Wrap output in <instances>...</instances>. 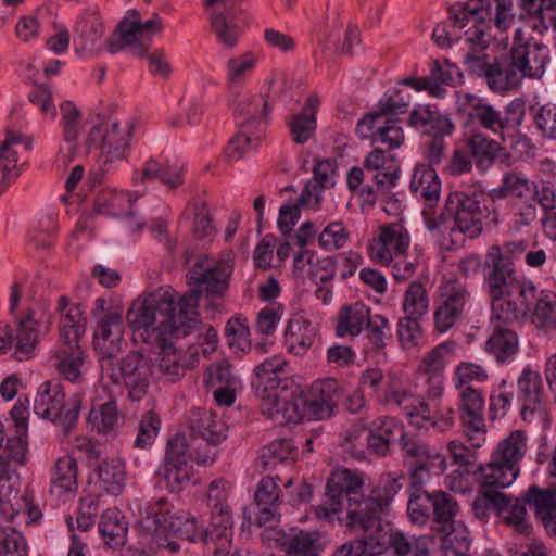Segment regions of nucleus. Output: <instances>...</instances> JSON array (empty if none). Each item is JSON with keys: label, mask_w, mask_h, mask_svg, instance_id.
Returning a JSON list of instances; mask_svg holds the SVG:
<instances>
[{"label": "nucleus", "mask_w": 556, "mask_h": 556, "mask_svg": "<svg viewBox=\"0 0 556 556\" xmlns=\"http://www.w3.org/2000/svg\"><path fill=\"white\" fill-rule=\"evenodd\" d=\"M135 199L129 192L102 190L94 199L97 212L115 217H126L132 213Z\"/></svg>", "instance_id": "6e6d98bb"}, {"label": "nucleus", "mask_w": 556, "mask_h": 556, "mask_svg": "<svg viewBox=\"0 0 556 556\" xmlns=\"http://www.w3.org/2000/svg\"><path fill=\"white\" fill-rule=\"evenodd\" d=\"M340 395V383L333 378L315 381L305 400V412L309 418L325 419L332 415Z\"/></svg>", "instance_id": "c756f323"}, {"label": "nucleus", "mask_w": 556, "mask_h": 556, "mask_svg": "<svg viewBox=\"0 0 556 556\" xmlns=\"http://www.w3.org/2000/svg\"><path fill=\"white\" fill-rule=\"evenodd\" d=\"M402 311L404 316L424 318L429 311V298L425 285L412 281L403 294Z\"/></svg>", "instance_id": "774afa93"}, {"label": "nucleus", "mask_w": 556, "mask_h": 556, "mask_svg": "<svg viewBox=\"0 0 556 556\" xmlns=\"http://www.w3.org/2000/svg\"><path fill=\"white\" fill-rule=\"evenodd\" d=\"M99 532L104 543L111 547H117L125 543L128 527L119 509L109 508L103 513L99 522Z\"/></svg>", "instance_id": "bf43d9fd"}, {"label": "nucleus", "mask_w": 556, "mask_h": 556, "mask_svg": "<svg viewBox=\"0 0 556 556\" xmlns=\"http://www.w3.org/2000/svg\"><path fill=\"white\" fill-rule=\"evenodd\" d=\"M102 489L110 495H119L126 484L127 473L125 464L119 458L102 462L97 469Z\"/></svg>", "instance_id": "680f3d73"}, {"label": "nucleus", "mask_w": 556, "mask_h": 556, "mask_svg": "<svg viewBox=\"0 0 556 556\" xmlns=\"http://www.w3.org/2000/svg\"><path fill=\"white\" fill-rule=\"evenodd\" d=\"M52 361L53 367L64 379L74 383L81 381L85 353L78 343H62Z\"/></svg>", "instance_id": "79ce46f5"}, {"label": "nucleus", "mask_w": 556, "mask_h": 556, "mask_svg": "<svg viewBox=\"0 0 556 556\" xmlns=\"http://www.w3.org/2000/svg\"><path fill=\"white\" fill-rule=\"evenodd\" d=\"M211 28L217 42L226 48L233 49L241 37L242 29L235 21L231 12H219L215 10L210 14Z\"/></svg>", "instance_id": "4d7b16f0"}, {"label": "nucleus", "mask_w": 556, "mask_h": 556, "mask_svg": "<svg viewBox=\"0 0 556 556\" xmlns=\"http://www.w3.org/2000/svg\"><path fill=\"white\" fill-rule=\"evenodd\" d=\"M198 295L190 291L176 302L174 291L157 290L131 304L127 323L148 343H160L166 336L185 337L199 324Z\"/></svg>", "instance_id": "7ed1b4c3"}, {"label": "nucleus", "mask_w": 556, "mask_h": 556, "mask_svg": "<svg viewBox=\"0 0 556 556\" xmlns=\"http://www.w3.org/2000/svg\"><path fill=\"white\" fill-rule=\"evenodd\" d=\"M135 127L132 118L110 119L93 125L86 137L89 153L94 152L98 161L104 166L126 159Z\"/></svg>", "instance_id": "6e6552de"}, {"label": "nucleus", "mask_w": 556, "mask_h": 556, "mask_svg": "<svg viewBox=\"0 0 556 556\" xmlns=\"http://www.w3.org/2000/svg\"><path fill=\"white\" fill-rule=\"evenodd\" d=\"M119 416L116 402L109 395L108 401L93 405L90 409L87 422L91 430L99 433H111L118 427Z\"/></svg>", "instance_id": "69168bd1"}, {"label": "nucleus", "mask_w": 556, "mask_h": 556, "mask_svg": "<svg viewBox=\"0 0 556 556\" xmlns=\"http://www.w3.org/2000/svg\"><path fill=\"white\" fill-rule=\"evenodd\" d=\"M119 375L112 374L114 383L123 380L128 395L134 401H140L147 394L152 376L151 361L139 352L126 355L119 364Z\"/></svg>", "instance_id": "bb28decb"}, {"label": "nucleus", "mask_w": 556, "mask_h": 556, "mask_svg": "<svg viewBox=\"0 0 556 556\" xmlns=\"http://www.w3.org/2000/svg\"><path fill=\"white\" fill-rule=\"evenodd\" d=\"M410 190L427 205L432 206L438 202L441 191V181L437 172L425 164L416 165L410 180Z\"/></svg>", "instance_id": "09e8293b"}, {"label": "nucleus", "mask_w": 556, "mask_h": 556, "mask_svg": "<svg viewBox=\"0 0 556 556\" xmlns=\"http://www.w3.org/2000/svg\"><path fill=\"white\" fill-rule=\"evenodd\" d=\"M139 179L141 182L157 179L169 189H175L184 182L182 166L149 160L144 163Z\"/></svg>", "instance_id": "0e129e2a"}, {"label": "nucleus", "mask_w": 556, "mask_h": 556, "mask_svg": "<svg viewBox=\"0 0 556 556\" xmlns=\"http://www.w3.org/2000/svg\"><path fill=\"white\" fill-rule=\"evenodd\" d=\"M260 397L262 414L277 426L298 424L302 415L296 405L282 397L278 391L256 393Z\"/></svg>", "instance_id": "58836bf2"}, {"label": "nucleus", "mask_w": 556, "mask_h": 556, "mask_svg": "<svg viewBox=\"0 0 556 556\" xmlns=\"http://www.w3.org/2000/svg\"><path fill=\"white\" fill-rule=\"evenodd\" d=\"M454 342H442L425 353L419 361L417 375L426 383L429 397H439L444 391L445 369L452 361Z\"/></svg>", "instance_id": "5701e85b"}, {"label": "nucleus", "mask_w": 556, "mask_h": 556, "mask_svg": "<svg viewBox=\"0 0 556 556\" xmlns=\"http://www.w3.org/2000/svg\"><path fill=\"white\" fill-rule=\"evenodd\" d=\"M425 227L434 244L444 251L464 247L466 239L478 238L483 230L484 213L480 201L464 191L448 193L438 216L424 212Z\"/></svg>", "instance_id": "39448f33"}, {"label": "nucleus", "mask_w": 556, "mask_h": 556, "mask_svg": "<svg viewBox=\"0 0 556 556\" xmlns=\"http://www.w3.org/2000/svg\"><path fill=\"white\" fill-rule=\"evenodd\" d=\"M38 330L39 323L31 311H27L18 319L14 330L0 321V353L13 351V356L18 361L33 357L39 342Z\"/></svg>", "instance_id": "f3484780"}, {"label": "nucleus", "mask_w": 556, "mask_h": 556, "mask_svg": "<svg viewBox=\"0 0 556 556\" xmlns=\"http://www.w3.org/2000/svg\"><path fill=\"white\" fill-rule=\"evenodd\" d=\"M508 503V494L497 491H479L475 497L471 509L476 518L488 521L492 513L497 516L505 513Z\"/></svg>", "instance_id": "338daca9"}, {"label": "nucleus", "mask_w": 556, "mask_h": 556, "mask_svg": "<svg viewBox=\"0 0 556 556\" xmlns=\"http://www.w3.org/2000/svg\"><path fill=\"white\" fill-rule=\"evenodd\" d=\"M319 104L318 97L312 94L306 100L302 111L290 117L289 129L294 142L304 144L314 136L317 128L316 113Z\"/></svg>", "instance_id": "a18cd8bd"}, {"label": "nucleus", "mask_w": 556, "mask_h": 556, "mask_svg": "<svg viewBox=\"0 0 556 556\" xmlns=\"http://www.w3.org/2000/svg\"><path fill=\"white\" fill-rule=\"evenodd\" d=\"M93 125L88 121H81V114L73 102L65 101L61 104V126L64 142L59 149L60 161L67 164L79 156L89 154L86 137Z\"/></svg>", "instance_id": "ddd939ff"}, {"label": "nucleus", "mask_w": 556, "mask_h": 556, "mask_svg": "<svg viewBox=\"0 0 556 556\" xmlns=\"http://www.w3.org/2000/svg\"><path fill=\"white\" fill-rule=\"evenodd\" d=\"M451 20L454 27L463 28L471 20L472 26L467 29V39L480 46L491 40L508 47L507 31L517 23L513 0H469L457 2L452 7Z\"/></svg>", "instance_id": "0eeeda50"}, {"label": "nucleus", "mask_w": 556, "mask_h": 556, "mask_svg": "<svg viewBox=\"0 0 556 556\" xmlns=\"http://www.w3.org/2000/svg\"><path fill=\"white\" fill-rule=\"evenodd\" d=\"M471 300L469 290L462 285L440 288L433 302V329L440 334L451 330L464 316Z\"/></svg>", "instance_id": "dca6fc26"}, {"label": "nucleus", "mask_w": 556, "mask_h": 556, "mask_svg": "<svg viewBox=\"0 0 556 556\" xmlns=\"http://www.w3.org/2000/svg\"><path fill=\"white\" fill-rule=\"evenodd\" d=\"M59 329L62 343H78L86 331V318L80 304H72L66 295L59 298Z\"/></svg>", "instance_id": "4c0bfd02"}, {"label": "nucleus", "mask_w": 556, "mask_h": 556, "mask_svg": "<svg viewBox=\"0 0 556 556\" xmlns=\"http://www.w3.org/2000/svg\"><path fill=\"white\" fill-rule=\"evenodd\" d=\"M78 462L70 454L55 458L49 469V498L56 505L72 501L78 492Z\"/></svg>", "instance_id": "a878e982"}, {"label": "nucleus", "mask_w": 556, "mask_h": 556, "mask_svg": "<svg viewBox=\"0 0 556 556\" xmlns=\"http://www.w3.org/2000/svg\"><path fill=\"white\" fill-rule=\"evenodd\" d=\"M409 123L417 130L432 138L450 136L454 131L452 121L429 105L414 109L409 116Z\"/></svg>", "instance_id": "a19ab883"}, {"label": "nucleus", "mask_w": 556, "mask_h": 556, "mask_svg": "<svg viewBox=\"0 0 556 556\" xmlns=\"http://www.w3.org/2000/svg\"><path fill=\"white\" fill-rule=\"evenodd\" d=\"M459 506L455 498L444 492L437 491L432 493V516L435 522V530L441 535L443 546L455 548L462 553L469 548L468 530L463 522L456 521Z\"/></svg>", "instance_id": "9b49d317"}, {"label": "nucleus", "mask_w": 556, "mask_h": 556, "mask_svg": "<svg viewBox=\"0 0 556 556\" xmlns=\"http://www.w3.org/2000/svg\"><path fill=\"white\" fill-rule=\"evenodd\" d=\"M293 273L316 285L325 283L333 279L336 264L331 257H318L314 250H298L293 254Z\"/></svg>", "instance_id": "2f4dec72"}, {"label": "nucleus", "mask_w": 556, "mask_h": 556, "mask_svg": "<svg viewBox=\"0 0 556 556\" xmlns=\"http://www.w3.org/2000/svg\"><path fill=\"white\" fill-rule=\"evenodd\" d=\"M161 28V20L157 16L141 22L137 11H128L118 25L115 38L135 56L142 58L148 53L153 35Z\"/></svg>", "instance_id": "aec40b11"}, {"label": "nucleus", "mask_w": 556, "mask_h": 556, "mask_svg": "<svg viewBox=\"0 0 556 556\" xmlns=\"http://www.w3.org/2000/svg\"><path fill=\"white\" fill-rule=\"evenodd\" d=\"M517 399L521 405V418L527 422H536L548 428L551 416L540 372L529 367L517 378Z\"/></svg>", "instance_id": "f8f14e48"}, {"label": "nucleus", "mask_w": 556, "mask_h": 556, "mask_svg": "<svg viewBox=\"0 0 556 556\" xmlns=\"http://www.w3.org/2000/svg\"><path fill=\"white\" fill-rule=\"evenodd\" d=\"M510 60L523 78H540L548 63L549 50L547 46L528 39L523 30L516 27Z\"/></svg>", "instance_id": "412c9836"}, {"label": "nucleus", "mask_w": 556, "mask_h": 556, "mask_svg": "<svg viewBox=\"0 0 556 556\" xmlns=\"http://www.w3.org/2000/svg\"><path fill=\"white\" fill-rule=\"evenodd\" d=\"M366 475L358 470L336 468L331 471L325 492V501L314 506L318 519L332 521L336 517L343 526H363L386 511L402 488L399 479L383 475L364 495Z\"/></svg>", "instance_id": "f257e3e1"}, {"label": "nucleus", "mask_w": 556, "mask_h": 556, "mask_svg": "<svg viewBox=\"0 0 556 556\" xmlns=\"http://www.w3.org/2000/svg\"><path fill=\"white\" fill-rule=\"evenodd\" d=\"M466 146L479 167H488L494 160L506 155L503 147L496 140L480 132L470 136Z\"/></svg>", "instance_id": "e2e57ef3"}, {"label": "nucleus", "mask_w": 556, "mask_h": 556, "mask_svg": "<svg viewBox=\"0 0 556 556\" xmlns=\"http://www.w3.org/2000/svg\"><path fill=\"white\" fill-rule=\"evenodd\" d=\"M104 26L94 11L83 13L74 28V47L78 53L91 54L102 45Z\"/></svg>", "instance_id": "f704fd0d"}, {"label": "nucleus", "mask_w": 556, "mask_h": 556, "mask_svg": "<svg viewBox=\"0 0 556 556\" xmlns=\"http://www.w3.org/2000/svg\"><path fill=\"white\" fill-rule=\"evenodd\" d=\"M355 131L359 138H371L390 150L400 148L405 140L399 119L386 117L382 113H368L358 121Z\"/></svg>", "instance_id": "cd10ccee"}, {"label": "nucleus", "mask_w": 556, "mask_h": 556, "mask_svg": "<svg viewBox=\"0 0 556 556\" xmlns=\"http://www.w3.org/2000/svg\"><path fill=\"white\" fill-rule=\"evenodd\" d=\"M489 368L472 361H462L453 369L452 382L455 389L478 388L490 380Z\"/></svg>", "instance_id": "052dcab7"}, {"label": "nucleus", "mask_w": 556, "mask_h": 556, "mask_svg": "<svg viewBox=\"0 0 556 556\" xmlns=\"http://www.w3.org/2000/svg\"><path fill=\"white\" fill-rule=\"evenodd\" d=\"M191 432L194 435L193 445L201 447V442L216 445L226 438L225 422L213 412L198 409L190 419Z\"/></svg>", "instance_id": "e433bc0d"}, {"label": "nucleus", "mask_w": 556, "mask_h": 556, "mask_svg": "<svg viewBox=\"0 0 556 556\" xmlns=\"http://www.w3.org/2000/svg\"><path fill=\"white\" fill-rule=\"evenodd\" d=\"M287 366L281 356L269 357L257 365L254 369L256 393L278 391L283 377L287 376Z\"/></svg>", "instance_id": "603ef678"}, {"label": "nucleus", "mask_w": 556, "mask_h": 556, "mask_svg": "<svg viewBox=\"0 0 556 556\" xmlns=\"http://www.w3.org/2000/svg\"><path fill=\"white\" fill-rule=\"evenodd\" d=\"M190 458L191 453L184 437L176 435L168 441L165 459L160 468L168 491L178 492L188 484L192 475Z\"/></svg>", "instance_id": "393cba45"}, {"label": "nucleus", "mask_w": 556, "mask_h": 556, "mask_svg": "<svg viewBox=\"0 0 556 556\" xmlns=\"http://www.w3.org/2000/svg\"><path fill=\"white\" fill-rule=\"evenodd\" d=\"M369 447L377 455H386L390 446L399 441L403 457L409 466L413 485L419 488L431 475H441L446 469V458L435 446L420 440L407 438L404 426L394 417H378L371 422Z\"/></svg>", "instance_id": "20e7f679"}, {"label": "nucleus", "mask_w": 556, "mask_h": 556, "mask_svg": "<svg viewBox=\"0 0 556 556\" xmlns=\"http://www.w3.org/2000/svg\"><path fill=\"white\" fill-rule=\"evenodd\" d=\"M231 484L218 479L211 482L207 490V505L212 513V534L219 541V549L229 552L233 536V521L228 504Z\"/></svg>", "instance_id": "4468645a"}, {"label": "nucleus", "mask_w": 556, "mask_h": 556, "mask_svg": "<svg viewBox=\"0 0 556 556\" xmlns=\"http://www.w3.org/2000/svg\"><path fill=\"white\" fill-rule=\"evenodd\" d=\"M169 337L160 343V353L157 356L156 370L161 377L168 381H176L180 379L188 369L195 367L199 363L198 351L193 349L180 350L177 349L172 342Z\"/></svg>", "instance_id": "c85d7f7f"}, {"label": "nucleus", "mask_w": 556, "mask_h": 556, "mask_svg": "<svg viewBox=\"0 0 556 556\" xmlns=\"http://www.w3.org/2000/svg\"><path fill=\"white\" fill-rule=\"evenodd\" d=\"M379 399L386 404L403 409L410 422L418 428H421L424 420L431 418L429 405L412 394L396 374L386 375L384 386Z\"/></svg>", "instance_id": "4be33fe9"}, {"label": "nucleus", "mask_w": 556, "mask_h": 556, "mask_svg": "<svg viewBox=\"0 0 556 556\" xmlns=\"http://www.w3.org/2000/svg\"><path fill=\"white\" fill-rule=\"evenodd\" d=\"M528 451V435L523 430H514L508 437L501 440L493 451L495 459L504 462L511 467L520 468V463Z\"/></svg>", "instance_id": "864d4df0"}, {"label": "nucleus", "mask_w": 556, "mask_h": 556, "mask_svg": "<svg viewBox=\"0 0 556 556\" xmlns=\"http://www.w3.org/2000/svg\"><path fill=\"white\" fill-rule=\"evenodd\" d=\"M386 511H379L375 520L367 522L363 526H345L349 529H358L365 532V535L359 541L365 544V549L369 556H376L384 553L391 547L392 534L391 526L381 523V516L387 514Z\"/></svg>", "instance_id": "49530a36"}, {"label": "nucleus", "mask_w": 556, "mask_h": 556, "mask_svg": "<svg viewBox=\"0 0 556 556\" xmlns=\"http://www.w3.org/2000/svg\"><path fill=\"white\" fill-rule=\"evenodd\" d=\"M462 105L472 122L505 140L504 134L507 128L504 125L502 112L490 105L484 99L471 93L464 94Z\"/></svg>", "instance_id": "72a5a7b5"}, {"label": "nucleus", "mask_w": 556, "mask_h": 556, "mask_svg": "<svg viewBox=\"0 0 556 556\" xmlns=\"http://www.w3.org/2000/svg\"><path fill=\"white\" fill-rule=\"evenodd\" d=\"M519 278L520 276L517 275L514 265H507L497 249L488 250L485 256L484 285L491 301V319L494 318Z\"/></svg>", "instance_id": "2eb2a0df"}, {"label": "nucleus", "mask_w": 556, "mask_h": 556, "mask_svg": "<svg viewBox=\"0 0 556 556\" xmlns=\"http://www.w3.org/2000/svg\"><path fill=\"white\" fill-rule=\"evenodd\" d=\"M230 275L231 266L227 261L201 257L189 273L190 282L197 287L191 291L201 294L203 290L207 295L223 296L228 290Z\"/></svg>", "instance_id": "b1692460"}, {"label": "nucleus", "mask_w": 556, "mask_h": 556, "mask_svg": "<svg viewBox=\"0 0 556 556\" xmlns=\"http://www.w3.org/2000/svg\"><path fill=\"white\" fill-rule=\"evenodd\" d=\"M370 308L363 302L341 306L337 314L336 334L339 338L359 336L369 323Z\"/></svg>", "instance_id": "c03bdc74"}, {"label": "nucleus", "mask_w": 556, "mask_h": 556, "mask_svg": "<svg viewBox=\"0 0 556 556\" xmlns=\"http://www.w3.org/2000/svg\"><path fill=\"white\" fill-rule=\"evenodd\" d=\"M28 437L10 435L0 450V515L14 521L21 513L28 525L42 518L40 508L34 504L31 492L23 488L20 469L29 462Z\"/></svg>", "instance_id": "423d86ee"}, {"label": "nucleus", "mask_w": 556, "mask_h": 556, "mask_svg": "<svg viewBox=\"0 0 556 556\" xmlns=\"http://www.w3.org/2000/svg\"><path fill=\"white\" fill-rule=\"evenodd\" d=\"M519 472L520 468H515L504 462L496 460L495 455L492 454L490 462L481 465L477 475L482 486L504 489L516 480Z\"/></svg>", "instance_id": "3c124183"}, {"label": "nucleus", "mask_w": 556, "mask_h": 556, "mask_svg": "<svg viewBox=\"0 0 556 556\" xmlns=\"http://www.w3.org/2000/svg\"><path fill=\"white\" fill-rule=\"evenodd\" d=\"M531 320L535 327L546 333H556V292L541 289L534 303Z\"/></svg>", "instance_id": "13d9d810"}, {"label": "nucleus", "mask_w": 556, "mask_h": 556, "mask_svg": "<svg viewBox=\"0 0 556 556\" xmlns=\"http://www.w3.org/2000/svg\"><path fill=\"white\" fill-rule=\"evenodd\" d=\"M458 410L467 441L480 448L486 441V426L483 418L484 395L479 388L456 389Z\"/></svg>", "instance_id": "a211bd4d"}, {"label": "nucleus", "mask_w": 556, "mask_h": 556, "mask_svg": "<svg viewBox=\"0 0 556 556\" xmlns=\"http://www.w3.org/2000/svg\"><path fill=\"white\" fill-rule=\"evenodd\" d=\"M364 167L375 172L374 180L378 191H390L399 178L394 157L379 148L372 149L364 160Z\"/></svg>", "instance_id": "37998d69"}, {"label": "nucleus", "mask_w": 556, "mask_h": 556, "mask_svg": "<svg viewBox=\"0 0 556 556\" xmlns=\"http://www.w3.org/2000/svg\"><path fill=\"white\" fill-rule=\"evenodd\" d=\"M410 245V235L402 223H390L379 227L368 242V254L372 262L389 266L395 257L405 254Z\"/></svg>", "instance_id": "6ab92c4d"}, {"label": "nucleus", "mask_w": 556, "mask_h": 556, "mask_svg": "<svg viewBox=\"0 0 556 556\" xmlns=\"http://www.w3.org/2000/svg\"><path fill=\"white\" fill-rule=\"evenodd\" d=\"M523 502L534 511L535 518L543 523L556 513V486L531 485L523 492Z\"/></svg>", "instance_id": "5fc2aeb1"}, {"label": "nucleus", "mask_w": 556, "mask_h": 556, "mask_svg": "<svg viewBox=\"0 0 556 556\" xmlns=\"http://www.w3.org/2000/svg\"><path fill=\"white\" fill-rule=\"evenodd\" d=\"M138 509L136 532L138 543L147 553L167 551L176 553L180 545L175 538L190 542H203L215 556H224L229 552L219 549V541L213 538L212 528L205 531L198 520L185 511H174V506L164 497L144 505L136 501Z\"/></svg>", "instance_id": "f03ea898"}, {"label": "nucleus", "mask_w": 556, "mask_h": 556, "mask_svg": "<svg viewBox=\"0 0 556 556\" xmlns=\"http://www.w3.org/2000/svg\"><path fill=\"white\" fill-rule=\"evenodd\" d=\"M80 408L81 396L73 394L66 397L62 384L58 381H45L37 390L35 414L61 427L65 432L76 426Z\"/></svg>", "instance_id": "1a4fd4ad"}, {"label": "nucleus", "mask_w": 556, "mask_h": 556, "mask_svg": "<svg viewBox=\"0 0 556 556\" xmlns=\"http://www.w3.org/2000/svg\"><path fill=\"white\" fill-rule=\"evenodd\" d=\"M494 324V331L485 342V351L492 355L497 363L511 361L519 351V340L510 329L502 328L498 321Z\"/></svg>", "instance_id": "de8ad7c7"}, {"label": "nucleus", "mask_w": 556, "mask_h": 556, "mask_svg": "<svg viewBox=\"0 0 556 556\" xmlns=\"http://www.w3.org/2000/svg\"><path fill=\"white\" fill-rule=\"evenodd\" d=\"M513 291L519 292L520 303L509 304L505 300L492 321L513 324L525 318L529 312L532 313L533 305L540 298V290L535 285L530 279L520 277Z\"/></svg>", "instance_id": "473e14b6"}, {"label": "nucleus", "mask_w": 556, "mask_h": 556, "mask_svg": "<svg viewBox=\"0 0 556 556\" xmlns=\"http://www.w3.org/2000/svg\"><path fill=\"white\" fill-rule=\"evenodd\" d=\"M24 151L33 149V140L21 134H9L0 147V169L2 172L1 186L7 188L23 173L26 163L20 162L18 148Z\"/></svg>", "instance_id": "7c9ffc66"}, {"label": "nucleus", "mask_w": 556, "mask_h": 556, "mask_svg": "<svg viewBox=\"0 0 556 556\" xmlns=\"http://www.w3.org/2000/svg\"><path fill=\"white\" fill-rule=\"evenodd\" d=\"M534 191V180H531L522 172L509 170L504 173L501 185L496 188H493L489 195L493 201L505 199L507 197L528 199L532 197Z\"/></svg>", "instance_id": "8fccbe9b"}, {"label": "nucleus", "mask_w": 556, "mask_h": 556, "mask_svg": "<svg viewBox=\"0 0 556 556\" xmlns=\"http://www.w3.org/2000/svg\"><path fill=\"white\" fill-rule=\"evenodd\" d=\"M317 330L312 321L294 314L287 324L283 334L286 349L294 355H304L315 342Z\"/></svg>", "instance_id": "ea45409f"}, {"label": "nucleus", "mask_w": 556, "mask_h": 556, "mask_svg": "<svg viewBox=\"0 0 556 556\" xmlns=\"http://www.w3.org/2000/svg\"><path fill=\"white\" fill-rule=\"evenodd\" d=\"M268 113V101L264 94L244 97L235 109L239 127L255 134H264Z\"/></svg>", "instance_id": "c9c22d12"}, {"label": "nucleus", "mask_w": 556, "mask_h": 556, "mask_svg": "<svg viewBox=\"0 0 556 556\" xmlns=\"http://www.w3.org/2000/svg\"><path fill=\"white\" fill-rule=\"evenodd\" d=\"M92 314L98 319L93 333L94 349L109 361L126 345L123 308L111 306L105 299L98 298Z\"/></svg>", "instance_id": "9d476101"}]
</instances>
